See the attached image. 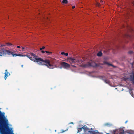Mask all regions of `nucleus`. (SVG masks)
<instances>
[{"label": "nucleus", "instance_id": "31", "mask_svg": "<svg viewBox=\"0 0 134 134\" xmlns=\"http://www.w3.org/2000/svg\"><path fill=\"white\" fill-rule=\"evenodd\" d=\"M23 65H21V66H22V67H23Z\"/></svg>", "mask_w": 134, "mask_h": 134}, {"label": "nucleus", "instance_id": "23", "mask_svg": "<svg viewBox=\"0 0 134 134\" xmlns=\"http://www.w3.org/2000/svg\"><path fill=\"white\" fill-rule=\"evenodd\" d=\"M17 47L18 48H20V47L19 46H18Z\"/></svg>", "mask_w": 134, "mask_h": 134}, {"label": "nucleus", "instance_id": "3", "mask_svg": "<svg viewBox=\"0 0 134 134\" xmlns=\"http://www.w3.org/2000/svg\"><path fill=\"white\" fill-rule=\"evenodd\" d=\"M131 48L133 49L134 50V43L132 44ZM132 67H134V63L132 64ZM123 80H128L134 83V71L129 74L128 76L127 75H125L124 77H123Z\"/></svg>", "mask_w": 134, "mask_h": 134}, {"label": "nucleus", "instance_id": "8", "mask_svg": "<svg viewBox=\"0 0 134 134\" xmlns=\"http://www.w3.org/2000/svg\"><path fill=\"white\" fill-rule=\"evenodd\" d=\"M6 45L10 47H13L14 46L10 43H6Z\"/></svg>", "mask_w": 134, "mask_h": 134}, {"label": "nucleus", "instance_id": "27", "mask_svg": "<svg viewBox=\"0 0 134 134\" xmlns=\"http://www.w3.org/2000/svg\"><path fill=\"white\" fill-rule=\"evenodd\" d=\"M99 4L98 3V5H97L99 6Z\"/></svg>", "mask_w": 134, "mask_h": 134}, {"label": "nucleus", "instance_id": "16", "mask_svg": "<svg viewBox=\"0 0 134 134\" xmlns=\"http://www.w3.org/2000/svg\"><path fill=\"white\" fill-rule=\"evenodd\" d=\"M46 52L48 54V55H49L50 54H52V52H48L47 51H46Z\"/></svg>", "mask_w": 134, "mask_h": 134}, {"label": "nucleus", "instance_id": "11", "mask_svg": "<svg viewBox=\"0 0 134 134\" xmlns=\"http://www.w3.org/2000/svg\"><path fill=\"white\" fill-rule=\"evenodd\" d=\"M62 3H63L66 4L68 3V1L67 0H63Z\"/></svg>", "mask_w": 134, "mask_h": 134}, {"label": "nucleus", "instance_id": "18", "mask_svg": "<svg viewBox=\"0 0 134 134\" xmlns=\"http://www.w3.org/2000/svg\"><path fill=\"white\" fill-rule=\"evenodd\" d=\"M44 48H45V47L43 46V47H42V48H40V50H41L42 49H44Z\"/></svg>", "mask_w": 134, "mask_h": 134}, {"label": "nucleus", "instance_id": "32", "mask_svg": "<svg viewBox=\"0 0 134 134\" xmlns=\"http://www.w3.org/2000/svg\"><path fill=\"white\" fill-rule=\"evenodd\" d=\"M20 51H21L20 50H19Z\"/></svg>", "mask_w": 134, "mask_h": 134}, {"label": "nucleus", "instance_id": "26", "mask_svg": "<svg viewBox=\"0 0 134 134\" xmlns=\"http://www.w3.org/2000/svg\"><path fill=\"white\" fill-rule=\"evenodd\" d=\"M58 68H59L60 69H62V67H58Z\"/></svg>", "mask_w": 134, "mask_h": 134}, {"label": "nucleus", "instance_id": "10", "mask_svg": "<svg viewBox=\"0 0 134 134\" xmlns=\"http://www.w3.org/2000/svg\"><path fill=\"white\" fill-rule=\"evenodd\" d=\"M61 54L62 55H65L66 56H67L68 55V53H65L64 52H61Z\"/></svg>", "mask_w": 134, "mask_h": 134}, {"label": "nucleus", "instance_id": "21", "mask_svg": "<svg viewBox=\"0 0 134 134\" xmlns=\"http://www.w3.org/2000/svg\"><path fill=\"white\" fill-rule=\"evenodd\" d=\"M75 7V5L73 6H72V8L73 9Z\"/></svg>", "mask_w": 134, "mask_h": 134}, {"label": "nucleus", "instance_id": "6", "mask_svg": "<svg viewBox=\"0 0 134 134\" xmlns=\"http://www.w3.org/2000/svg\"><path fill=\"white\" fill-rule=\"evenodd\" d=\"M4 73L5 74L4 79L5 80H6L7 77L10 75V74L9 72H7V70H5V72Z\"/></svg>", "mask_w": 134, "mask_h": 134}, {"label": "nucleus", "instance_id": "7", "mask_svg": "<svg viewBox=\"0 0 134 134\" xmlns=\"http://www.w3.org/2000/svg\"><path fill=\"white\" fill-rule=\"evenodd\" d=\"M88 66H97V65L95 63H89L88 64Z\"/></svg>", "mask_w": 134, "mask_h": 134}, {"label": "nucleus", "instance_id": "9", "mask_svg": "<svg viewBox=\"0 0 134 134\" xmlns=\"http://www.w3.org/2000/svg\"><path fill=\"white\" fill-rule=\"evenodd\" d=\"M127 132L128 133H130L131 134H134V131L131 130H130L127 131Z\"/></svg>", "mask_w": 134, "mask_h": 134}, {"label": "nucleus", "instance_id": "25", "mask_svg": "<svg viewBox=\"0 0 134 134\" xmlns=\"http://www.w3.org/2000/svg\"><path fill=\"white\" fill-rule=\"evenodd\" d=\"M100 2H101V3L102 4H103V1H100Z\"/></svg>", "mask_w": 134, "mask_h": 134}, {"label": "nucleus", "instance_id": "12", "mask_svg": "<svg viewBox=\"0 0 134 134\" xmlns=\"http://www.w3.org/2000/svg\"><path fill=\"white\" fill-rule=\"evenodd\" d=\"M97 55L98 56H100L102 55V53L101 52H99L98 53Z\"/></svg>", "mask_w": 134, "mask_h": 134}, {"label": "nucleus", "instance_id": "13", "mask_svg": "<svg viewBox=\"0 0 134 134\" xmlns=\"http://www.w3.org/2000/svg\"><path fill=\"white\" fill-rule=\"evenodd\" d=\"M105 126H110L111 125V124L109 123H107L105 124Z\"/></svg>", "mask_w": 134, "mask_h": 134}, {"label": "nucleus", "instance_id": "28", "mask_svg": "<svg viewBox=\"0 0 134 134\" xmlns=\"http://www.w3.org/2000/svg\"><path fill=\"white\" fill-rule=\"evenodd\" d=\"M72 66H73V67H75V66H74V65H72Z\"/></svg>", "mask_w": 134, "mask_h": 134}, {"label": "nucleus", "instance_id": "17", "mask_svg": "<svg viewBox=\"0 0 134 134\" xmlns=\"http://www.w3.org/2000/svg\"><path fill=\"white\" fill-rule=\"evenodd\" d=\"M105 82L106 83L109 84L110 83V82L108 80H106L105 81Z\"/></svg>", "mask_w": 134, "mask_h": 134}, {"label": "nucleus", "instance_id": "19", "mask_svg": "<svg viewBox=\"0 0 134 134\" xmlns=\"http://www.w3.org/2000/svg\"><path fill=\"white\" fill-rule=\"evenodd\" d=\"M41 52L43 53H45L44 51H42Z\"/></svg>", "mask_w": 134, "mask_h": 134}, {"label": "nucleus", "instance_id": "20", "mask_svg": "<svg viewBox=\"0 0 134 134\" xmlns=\"http://www.w3.org/2000/svg\"><path fill=\"white\" fill-rule=\"evenodd\" d=\"M25 48L24 47H22V51H23L24 50V49Z\"/></svg>", "mask_w": 134, "mask_h": 134}, {"label": "nucleus", "instance_id": "1", "mask_svg": "<svg viewBox=\"0 0 134 134\" xmlns=\"http://www.w3.org/2000/svg\"><path fill=\"white\" fill-rule=\"evenodd\" d=\"M7 54L9 55H12L13 57L17 56L25 57L26 56L30 60L35 62H37L38 64L46 65L47 66V67L50 69L54 68L56 67L55 66L51 64L49 60L47 59L43 60L41 58H38L36 56L35 54L33 53L30 54L31 56L30 57L28 55H25L19 54H17L16 51L14 50H6L4 49H2L0 50V56H3Z\"/></svg>", "mask_w": 134, "mask_h": 134}, {"label": "nucleus", "instance_id": "29", "mask_svg": "<svg viewBox=\"0 0 134 134\" xmlns=\"http://www.w3.org/2000/svg\"><path fill=\"white\" fill-rule=\"evenodd\" d=\"M71 123L72 124H73V123L72 122H71V123H70V124H71Z\"/></svg>", "mask_w": 134, "mask_h": 134}, {"label": "nucleus", "instance_id": "30", "mask_svg": "<svg viewBox=\"0 0 134 134\" xmlns=\"http://www.w3.org/2000/svg\"><path fill=\"white\" fill-rule=\"evenodd\" d=\"M127 122V121H126L125 122V123H126Z\"/></svg>", "mask_w": 134, "mask_h": 134}, {"label": "nucleus", "instance_id": "22", "mask_svg": "<svg viewBox=\"0 0 134 134\" xmlns=\"http://www.w3.org/2000/svg\"><path fill=\"white\" fill-rule=\"evenodd\" d=\"M68 130V129H66V130H65V131H63V130H62V132H65L66 131V130Z\"/></svg>", "mask_w": 134, "mask_h": 134}, {"label": "nucleus", "instance_id": "15", "mask_svg": "<svg viewBox=\"0 0 134 134\" xmlns=\"http://www.w3.org/2000/svg\"><path fill=\"white\" fill-rule=\"evenodd\" d=\"M133 53V52L131 50H130L128 52V53L129 54H132Z\"/></svg>", "mask_w": 134, "mask_h": 134}, {"label": "nucleus", "instance_id": "14", "mask_svg": "<svg viewBox=\"0 0 134 134\" xmlns=\"http://www.w3.org/2000/svg\"><path fill=\"white\" fill-rule=\"evenodd\" d=\"M104 64L107 65H111L110 64H109V63H108L106 62H105L104 63Z\"/></svg>", "mask_w": 134, "mask_h": 134}, {"label": "nucleus", "instance_id": "4", "mask_svg": "<svg viewBox=\"0 0 134 134\" xmlns=\"http://www.w3.org/2000/svg\"><path fill=\"white\" fill-rule=\"evenodd\" d=\"M66 61L70 63L73 64H75L77 62L76 60L70 57L66 59Z\"/></svg>", "mask_w": 134, "mask_h": 134}, {"label": "nucleus", "instance_id": "2", "mask_svg": "<svg viewBox=\"0 0 134 134\" xmlns=\"http://www.w3.org/2000/svg\"><path fill=\"white\" fill-rule=\"evenodd\" d=\"M12 125L9 124L7 116L0 111V134H14Z\"/></svg>", "mask_w": 134, "mask_h": 134}, {"label": "nucleus", "instance_id": "24", "mask_svg": "<svg viewBox=\"0 0 134 134\" xmlns=\"http://www.w3.org/2000/svg\"><path fill=\"white\" fill-rule=\"evenodd\" d=\"M132 3L134 4V0H132Z\"/></svg>", "mask_w": 134, "mask_h": 134}, {"label": "nucleus", "instance_id": "5", "mask_svg": "<svg viewBox=\"0 0 134 134\" xmlns=\"http://www.w3.org/2000/svg\"><path fill=\"white\" fill-rule=\"evenodd\" d=\"M60 65L63 68L67 69L70 67V65L67 63L62 62L60 63Z\"/></svg>", "mask_w": 134, "mask_h": 134}]
</instances>
